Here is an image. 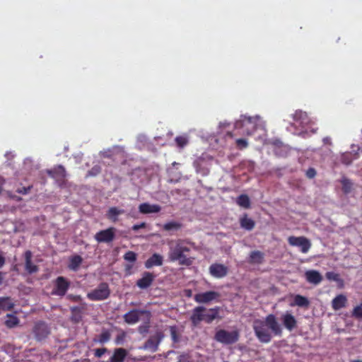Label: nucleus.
<instances>
[{
    "label": "nucleus",
    "instance_id": "nucleus-1",
    "mask_svg": "<svg viewBox=\"0 0 362 362\" xmlns=\"http://www.w3.org/2000/svg\"><path fill=\"white\" fill-rule=\"evenodd\" d=\"M252 327L257 338L262 343H269L271 341L272 336L269 329L274 335L281 336L282 334L281 325L273 314L268 315L264 320H255Z\"/></svg>",
    "mask_w": 362,
    "mask_h": 362
},
{
    "label": "nucleus",
    "instance_id": "nucleus-2",
    "mask_svg": "<svg viewBox=\"0 0 362 362\" xmlns=\"http://www.w3.org/2000/svg\"><path fill=\"white\" fill-rule=\"evenodd\" d=\"M192 247H194V243L189 239H177L170 246L168 257L172 262L178 261L180 265L189 266L193 261L187 254Z\"/></svg>",
    "mask_w": 362,
    "mask_h": 362
},
{
    "label": "nucleus",
    "instance_id": "nucleus-3",
    "mask_svg": "<svg viewBox=\"0 0 362 362\" xmlns=\"http://www.w3.org/2000/svg\"><path fill=\"white\" fill-rule=\"evenodd\" d=\"M220 308L215 307L210 309H206L204 306H197L192 310V313L190 316V321L193 327H197L202 321L210 324L214 320L218 317Z\"/></svg>",
    "mask_w": 362,
    "mask_h": 362
},
{
    "label": "nucleus",
    "instance_id": "nucleus-4",
    "mask_svg": "<svg viewBox=\"0 0 362 362\" xmlns=\"http://www.w3.org/2000/svg\"><path fill=\"white\" fill-rule=\"evenodd\" d=\"M110 296L109 285L105 282L100 283L98 287L87 293V298L93 301L104 300Z\"/></svg>",
    "mask_w": 362,
    "mask_h": 362
},
{
    "label": "nucleus",
    "instance_id": "nucleus-5",
    "mask_svg": "<svg viewBox=\"0 0 362 362\" xmlns=\"http://www.w3.org/2000/svg\"><path fill=\"white\" fill-rule=\"evenodd\" d=\"M239 337L240 334L238 330L228 332L221 329L216 332L214 339L223 344H233L238 341Z\"/></svg>",
    "mask_w": 362,
    "mask_h": 362
},
{
    "label": "nucleus",
    "instance_id": "nucleus-6",
    "mask_svg": "<svg viewBox=\"0 0 362 362\" xmlns=\"http://www.w3.org/2000/svg\"><path fill=\"white\" fill-rule=\"evenodd\" d=\"M71 286V282L64 276H58L54 281V287L52 295L63 297L66 295Z\"/></svg>",
    "mask_w": 362,
    "mask_h": 362
},
{
    "label": "nucleus",
    "instance_id": "nucleus-7",
    "mask_svg": "<svg viewBox=\"0 0 362 362\" xmlns=\"http://www.w3.org/2000/svg\"><path fill=\"white\" fill-rule=\"evenodd\" d=\"M243 134L251 135L252 132L256 129L255 122L251 117H247L242 115L239 120H237L235 123V129H244Z\"/></svg>",
    "mask_w": 362,
    "mask_h": 362
},
{
    "label": "nucleus",
    "instance_id": "nucleus-8",
    "mask_svg": "<svg viewBox=\"0 0 362 362\" xmlns=\"http://www.w3.org/2000/svg\"><path fill=\"white\" fill-rule=\"evenodd\" d=\"M165 335L162 331H157L153 336H151L144 344L143 349L151 352H156L158 349V346Z\"/></svg>",
    "mask_w": 362,
    "mask_h": 362
},
{
    "label": "nucleus",
    "instance_id": "nucleus-9",
    "mask_svg": "<svg viewBox=\"0 0 362 362\" xmlns=\"http://www.w3.org/2000/svg\"><path fill=\"white\" fill-rule=\"evenodd\" d=\"M288 242L291 246L299 247L303 253H307L311 247L310 241L304 236H290Z\"/></svg>",
    "mask_w": 362,
    "mask_h": 362
},
{
    "label": "nucleus",
    "instance_id": "nucleus-10",
    "mask_svg": "<svg viewBox=\"0 0 362 362\" xmlns=\"http://www.w3.org/2000/svg\"><path fill=\"white\" fill-rule=\"evenodd\" d=\"M33 332L36 340L42 341L49 335L50 329L47 323L39 321L35 324Z\"/></svg>",
    "mask_w": 362,
    "mask_h": 362
},
{
    "label": "nucleus",
    "instance_id": "nucleus-11",
    "mask_svg": "<svg viewBox=\"0 0 362 362\" xmlns=\"http://www.w3.org/2000/svg\"><path fill=\"white\" fill-rule=\"evenodd\" d=\"M115 228L110 227L98 232L95 235V239L98 243H110L115 239Z\"/></svg>",
    "mask_w": 362,
    "mask_h": 362
},
{
    "label": "nucleus",
    "instance_id": "nucleus-12",
    "mask_svg": "<svg viewBox=\"0 0 362 362\" xmlns=\"http://www.w3.org/2000/svg\"><path fill=\"white\" fill-rule=\"evenodd\" d=\"M228 270V267L220 263H214L209 268V274L216 279H222L226 276Z\"/></svg>",
    "mask_w": 362,
    "mask_h": 362
},
{
    "label": "nucleus",
    "instance_id": "nucleus-13",
    "mask_svg": "<svg viewBox=\"0 0 362 362\" xmlns=\"http://www.w3.org/2000/svg\"><path fill=\"white\" fill-rule=\"evenodd\" d=\"M220 294L216 291H206L194 296V300L198 303H207L219 298Z\"/></svg>",
    "mask_w": 362,
    "mask_h": 362
},
{
    "label": "nucleus",
    "instance_id": "nucleus-14",
    "mask_svg": "<svg viewBox=\"0 0 362 362\" xmlns=\"http://www.w3.org/2000/svg\"><path fill=\"white\" fill-rule=\"evenodd\" d=\"M146 313V310L133 309L123 315L124 322L129 325L137 323L140 320V316Z\"/></svg>",
    "mask_w": 362,
    "mask_h": 362
},
{
    "label": "nucleus",
    "instance_id": "nucleus-15",
    "mask_svg": "<svg viewBox=\"0 0 362 362\" xmlns=\"http://www.w3.org/2000/svg\"><path fill=\"white\" fill-rule=\"evenodd\" d=\"M156 276L153 273L145 272L141 279L136 281V286L141 289H146L153 284Z\"/></svg>",
    "mask_w": 362,
    "mask_h": 362
},
{
    "label": "nucleus",
    "instance_id": "nucleus-16",
    "mask_svg": "<svg viewBox=\"0 0 362 362\" xmlns=\"http://www.w3.org/2000/svg\"><path fill=\"white\" fill-rule=\"evenodd\" d=\"M47 175L57 180H62L66 176V170L62 165H58L52 169L46 170Z\"/></svg>",
    "mask_w": 362,
    "mask_h": 362
},
{
    "label": "nucleus",
    "instance_id": "nucleus-17",
    "mask_svg": "<svg viewBox=\"0 0 362 362\" xmlns=\"http://www.w3.org/2000/svg\"><path fill=\"white\" fill-rule=\"evenodd\" d=\"M163 264V257L158 253L153 254L144 263L146 269H151L153 267H159Z\"/></svg>",
    "mask_w": 362,
    "mask_h": 362
},
{
    "label": "nucleus",
    "instance_id": "nucleus-18",
    "mask_svg": "<svg viewBox=\"0 0 362 362\" xmlns=\"http://www.w3.org/2000/svg\"><path fill=\"white\" fill-rule=\"evenodd\" d=\"M306 281L314 285L319 284L322 281V276L316 270H308L305 273Z\"/></svg>",
    "mask_w": 362,
    "mask_h": 362
},
{
    "label": "nucleus",
    "instance_id": "nucleus-19",
    "mask_svg": "<svg viewBox=\"0 0 362 362\" xmlns=\"http://www.w3.org/2000/svg\"><path fill=\"white\" fill-rule=\"evenodd\" d=\"M281 320L284 327L289 331H292L297 326L295 317L291 313H286L281 316Z\"/></svg>",
    "mask_w": 362,
    "mask_h": 362
},
{
    "label": "nucleus",
    "instance_id": "nucleus-20",
    "mask_svg": "<svg viewBox=\"0 0 362 362\" xmlns=\"http://www.w3.org/2000/svg\"><path fill=\"white\" fill-rule=\"evenodd\" d=\"M161 207L158 204H150L148 203H142L139 206V211L141 214H148L151 213H158Z\"/></svg>",
    "mask_w": 362,
    "mask_h": 362
},
{
    "label": "nucleus",
    "instance_id": "nucleus-21",
    "mask_svg": "<svg viewBox=\"0 0 362 362\" xmlns=\"http://www.w3.org/2000/svg\"><path fill=\"white\" fill-rule=\"evenodd\" d=\"M127 351L124 348H117L107 362H123L127 356Z\"/></svg>",
    "mask_w": 362,
    "mask_h": 362
},
{
    "label": "nucleus",
    "instance_id": "nucleus-22",
    "mask_svg": "<svg viewBox=\"0 0 362 362\" xmlns=\"http://www.w3.org/2000/svg\"><path fill=\"white\" fill-rule=\"evenodd\" d=\"M25 269L29 274L36 273L38 271V267L32 262V252L27 250L25 252Z\"/></svg>",
    "mask_w": 362,
    "mask_h": 362
},
{
    "label": "nucleus",
    "instance_id": "nucleus-23",
    "mask_svg": "<svg viewBox=\"0 0 362 362\" xmlns=\"http://www.w3.org/2000/svg\"><path fill=\"white\" fill-rule=\"evenodd\" d=\"M240 227L247 230H252L255 226V222L249 218L247 214H244L239 220Z\"/></svg>",
    "mask_w": 362,
    "mask_h": 362
},
{
    "label": "nucleus",
    "instance_id": "nucleus-24",
    "mask_svg": "<svg viewBox=\"0 0 362 362\" xmlns=\"http://www.w3.org/2000/svg\"><path fill=\"white\" fill-rule=\"evenodd\" d=\"M346 297L343 294L337 296L332 301V307L334 310H339L346 306Z\"/></svg>",
    "mask_w": 362,
    "mask_h": 362
},
{
    "label": "nucleus",
    "instance_id": "nucleus-25",
    "mask_svg": "<svg viewBox=\"0 0 362 362\" xmlns=\"http://www.w3.org/2000/svg\"><path fill=\"white\" fill-rule=\"evenodd\" d=\"M14 305L11 297H0V310L10 311L13 309Z\"/></svg>",
    "mask_w": 362,
    "mask_h": 362
},
{
    "label": "nucleus",
    "instance_id": "nucleus-26",
    "mask_svg": "<svg viewBox=\"0 0 362 362\" xmlns=\"http://www.w3.org/2000/svg\"><path fill=\"white\" fill-rule=\"evenodd\" d=\"M264 253L261 251H252L250 254L249 262L250 264H262L264 261Z\"/></svg>",
    "mask_w": 362,
    "mask_h": 362
},
{
    "label": "nucleus",
    "instance_id": "nucleus-27",
    "mask_svg": "<svg viewBox=\"0 0 362 362\" xmlns=\"http://www.w3.org/2000/svg\"><path fill=\"white\" fill-rule=\"evenodd\" d=\"M111 339V333L108 329H103L100 334L93 339V342L104 344Z\"/></svg>",
    "mask_w": 362,
    "mask_h": 362
},
{
    "label": "nucleus",
    "instance_id": "nucleus-28",
    "mask_svg": "<svg viewBox=\"0 0 362 362\" xmlns=\"http://www.w3.org/2000/svg\"><path fill=\"white\" fill-rule=\"evenodd\" d=\"M124 213V209H118L117 207H110L107 213V217L108 219L113 222L117 221V216Z\"/></svg>",
    "mask_w": 362,
    "mask_h": 362
},
{
    "label": "nucleus",
    "instance_id": "nucleus-29",
    "mask_svg": "<svg viewBox=\"0 0 362 362\" xmlns=\"http://www.w3.org/2000/svg\"><path fill=\"white\" fill-rule=\"evenodd\" d=\"M6 320L4 324L7 328L11 329L18 325L20 320L19 319L13 314H7L6 315Z\"/></svg>",
    "mask_w": 362,
    "mask_h": 362
},
{
    "label": "nucleus",
    "instance_id": "nucleus-30",
    "mask_svg": "<svg viewBox=\"0 0 362 362\" xmlns=\"http://www.w3.org/2000/svg\"><path fill=\"white\" fill-rule=\"evenodd\" d=\"M83 262V259L80 255H74L70 259L69 268L73 271H77Z\"/></svg>",
    "mask_w": 362,
    "mask_h": 362
},
{
    "label": "nucleus",
    "instance_id": "nucleus-31",
    "mask_svg": "<svg viewBox=\"0 0 362 362\" xmlns=\"http://www.w3.org/2000/svg\"><path fill=\"white\" fill-rule=\"evenodd\" d=\"M294 305L302 308H308L310 301L306 297L297 294L294 297Z\"/></svg>",
    "mask_w": 362,
    "mask_h": 362
},
{
    "label": "nucleus",
    "instance_id": "nucleus-32",
    "mask_svg": "<svg viewBox=\"0 0 362 362\" xmlns=\"http://www.w3.org/2000/svg\"><path fill=\"white\" fill-rule=\"evenodd\" d=\"M236 203L241 207L249 209L250 207V200L247 194H241L238 197Z\"/></svg>",
    "mask_w": 362,
    "mask_h": 362
},
{
    "label": "nucleus",
    "instance_id": "nucleus-33",
    "mask_svg": "<svg viewBox=\"0 0 362 362\" xmlns=\"http://www.w3.org/2000/svg\"><path fill=\"white\" fill-rule=\"evenodd\" d=\"M358 158V153H352L351 152H346L342 154L341 160L342 163L345 165H350L352 161Z\"/></svg>",
    "mask_w": 362,
    "mask_h": 362
},
{
    "label": "nucleus",
    "instance_id": "nucleus-34",
    "mask_svg": "<svg viewBox=\"0 0 362 362\" xmlns=\"http://www.w3.org/2000/svg\"><path fill=\"white\" fill-rule=\"evenodd\" d=\"M83 308V307L79 306H74L70 308L72 314V320L78 322L81 320V313Z\"/></svg>",
    "mask_w": 362,
    "mask_h": 362
},
{
    "label": "nucleus",
    "instance_id": "nucleus-35",
    "mask_svg": "<svg viewBox=\"0 0 362 362\" xmlns=\"http://www.w3.org/2000/svg\"><path fill=\"white\" fill-rule=\"evenodd\" d=\"M182 223L177 221H170L163 226V229L165 231L177 230L182 228Z\"/></svg>",
    "mask_w": 362,
    "mask_h": 362
},
{
    "label": "nucleus",
    "instance_id": "nucleus-36",
    "mask_svg": "<svg viewBox=\"0 0 362 362\" xmlns=\"http://www.w3.org/2000/svg\"><path fill=\"white\" fill-rule=\"evenodd\" d=\"M171 339L173 343H178L180 339V336L177 326H170L169 327Z\"/></svg>",
    "mask_w": 362,
    "mask_h": 362
},
{
    "label": "nucleus",
    "instance_id": "nucleus-37",
    "mask_svg": "<svg viewBox=\"0 0 362 362\" xmlns=\"http://www.w3.org/2000/svg\"><path fill=\"white\" fill-rule=\"evenodd\" d=\"M342 185V190L345 194H348L351 191L352 182L347 178H343L341 181Z\"/></svg>",
    "mask_w": 362,
    "mask_h": 362
},
{
    "label": "nucleus",
    "instance_id": "nucleus-38",
    "mask_svg": "<svg viewBox=\"0 0 362 362\" xmlns=\"http://www.w3.org/2000/svg\"><path fill=\"white\" fill-rule=\"evenodd\" d=\"M175 142L178 147L183 148L188 144V139L185 136H179L175 138Z\"/></svg>",
    "mask_w": 362,
    "mask_h": 362
},
{
    "label": "nucleus",
    "instance_id": "nucleus-39",
    "mask_svg": "<svg viewBox=\"0 0 362 362\" xmlns=\"http://www.w3.org/2000/svg\"><path fill=\"white\" fill-rule=\"evenodd\" d=\"M236 147L240 150L248 146L247 141L245 139H238L235 140Z\"/></svg>",
    "mask_w": 362,
    "mask_h": 362
},
{
    "label": "nucleus",
    "instance_id": "nucleus-40",
    "mask_svg": "<svg viewBox=\"0 0 362 362\" xmlns=\"http://www.w3.org/2000/svg\"><path fill=\"white\" fill-rule=\"evenodd\" d=\"M124 259L128 262H134L136 260V254L133 251H128L124 254Z\"/></svg>",
    "mask_w": 362,
    "mask_h": 362
},
{
    "label": "nucleus",
    "instance_id": "nucleus-41",
    "mask_svg": "<svg viewBox=\"0 0 362 362\" xmlns=\"http://www.w3.org/2000/svg\"><path fill=\"white\" fill-rule=\"evenodd\" d=\"M274 153L276 156L284 157L287 155V148L286 146H277L275 150Z\"/></svg>",
    "mask_w": 362,
    "mask_h": 362
},
{
    "label": "nucleus",
    "instance_id": "nucleus-42",
    "mask_svg": "<svg viewBox=\"0 0 362 362\" xmlns=\"http://www.w3.org/2000/svg\"><path fill=\"white\" fill-rule=\"evenodd\" d=\"M177 362H193L189 354L183 353L177 357Z\"/></svg>",
    "mask_w": 362,
    "mask_h": 362
},
{
    "label": "nucleus",
    "instance_id": "nucleus-43",
    "mask_svg": "<svg viewBox=\"0 0 362 362\" xmlns=\"http://www.w3.org/2000/svg\"><path fill=\"white\" fill-rule=\"evenodd\" d=\"M95 357L100 358H101L105 353L108 352V349L107 348H99L93 350Z\"/></svg>",
    "mask_w": 362,
    "mask_h": 362
},
{
    "label": "nucleus",
    "instance_id": "nucleus-44",
    "mask_svg": "<svg viewBox=\"0 0 362 362\" xmlns=\"http://www.w3.org/2000/svg\"><path fill=\"white\" fill-rule=\"evenodd\" d=\"M325 276L329 281H337V278L339 276V274L334 272H327L325 274Z\"/></svg>",
    "mask_w": 362,
    "mask_h": 362
},
{
    "label": "nucleus",
    "instance_id": "nucleus-45",
    "mask_svg": "<svg viewBox=\"0 0 362 362\" xmlns=\"http://www.w3.org/2000/svg\"><path fill=\"white\" fill-rule=\"evenodd\" d=\"M302 119H307L308 116L305 112H303L302 111H296L294 114V119L296 121Z\"/></svg>",
    "mask_w": 362,
    "mask_h": 362
},
{
    "label": "nucleus",
    "instance_id": "nucleus-46",
    "mask_svg": "<svg viewBox=\"0 0 362 362\" xmlns=\"http://www.w3.org/2000/svg\"><path fill=\"white\" fill-rule=\"evenodd\" d=\"M148 330H149L148 324L142 325L138 327V331L141 334H145L148 333Z\"/></svg>",
    "mask_w": 362,
    "mask_h": 362
},
{
    "label": "nucleus",
    "instance_id": "nucleus-47",
    "mask_svg": "<svg viewBox=\"0 0 362 362\" xmlns=\"http://www.w3.org/2000/svg\"><path fill=\"white\" fill-rule=\"evenodd\" d=\"M32 187V186L23 187L21 188L18 189L17 192L22 194H27L30 192Z\"/></svg>",
    "mask_w": 362,
    "mask_h": 362
},
{
    "label": "nucleus",
    "instance_id": "nucleus-48",
    "mask_svg": "<svg viewBox=\"0 0 362 362\" xmlns=\"http://www.w3.org/2000/svg\"><path fill=\"white\" fill-rule=\"evenodd\" d=\"M66 298L73 302H80L82 300L81 296L74 294H69Z\"/></svg>",
    "mask_w": 362,
    "mask_h": 362
},
{
    "label": "nucleus",
    "instance_id": "nucleus-49",
    "mask_svg": "<svg viewBox=\"0 0 362 362\" xmlns=\"http://www.w3.org/2000/svg\"><path fill=\"white\" fill-rule=\"evenodd\" d=\"M306 176L311 179L315 177L316 175V170L313 168H310L306 171Z\"/></svg>",
    "mask_w": 362,
    "mask_h": 362
},
{
    "label": "nucleus",
    "instance_id": "nucleus-50",
    "mask_svg": "<svg viewBox=\"0 0 362 362\" xmlns=\"http://www.w3.org/2000/svg\"><path fill=\"white\" fill-rule=\"evenodd\" d=\"M146 227V223L142 222L139 224H135L132 227V230L137 231L141 228H144Z\"/></svg>",
    "mask_w": 362,
    "mask_h": 362
},
{
    "label": "nucleus",
    "instance_id": "nucleus-51",
    "mask_svg": "<svg viewBox=\"0 0 362 362\" xmlns=\"http://www.w3.org/2000/svg\"><path fill=\"white\" fill-rule=\"evenodd\" d=\"M335 282L337 283L338 288H343L344 287V281L340 277V276L337 278V281Z\"/></svg>",
    "mask_w": 362,
    "mask_h": 362
},
{
    "label": "nucleus",
    "instance_id": "nucleus-52",
    "mask_svg": "<svg viewBox=\"0 0 362 362\" xmlns=\"http://www.w3.org/2000/svg\"><path fill=\"white\" fill-rule=\"evenodd\" d=\"M5 257L3 255H0V269L2 268L3 266L5 264Z\"/></svg>",
    "mask_w": 362,
    "mask_h": 362
},
{
    "label": "nucleus",
    "instance_id": "nucleus-53",
    "mask_svg": "<svg viewBox=\"0 0 362 362\" xmlns=\"http://www.w3.org/2000/svg\"><path fill=\"white\" fill-rule=\"evenodd\" d=\"M323 142L324 144H331V140H330V138L329 137H325L323 139Z\"/></svg>",
    "mask_w": 362,
    "mask_h": 362
},
{
    "label": "nucleus",
    "instance_id": "nucleus-54",
    "mask_svg": "<svg viewBox=\"0 0 362 362\" xmlns=\"http://www.w3.org/2000/svg\"><path fill=\"white\" fill-rule=\"evenodd\" d=\"M3 279H4V277H3V273L0 272V285L2 284L3 283Z\"/></svg>",
    "mask_w": 362,
    "mask_h": 362
},
{
    "label": "nucleus",
    "instance_id": "nucleus-55",
    "mask_svg": "<svg viewBox=\"0 0 362 362\" xmlns=\"http://www.w3.org/2000/svg\"><path fill=\"white\" fill-rule=\"evenodd\" d=\"M95 169H96V168H92V170H91L90 171H89V174H90V175H94V174L93 173V170H95Z\"/></svg>",
    "mask_w": 362,
    "mask_h": 362
},
{
    "label": "nucleus",
    "instance_id": "nucleus-56",
    "mask_svg": "<svg viewBox=\"0 0 362 362\" xmlns=\"http://www.w3.org/2000/svg\"><path fill=\"white\" fill-rule=\"evenodd\" d=\"M351 362H362V360H354Z\"/></svg>",
    "mask_w": 362,
    "mask_h": 362
},
{
    "label": "nucleus",
    "instance_id": "nucleus-57",
    "mask_svg": "<svg viewBox=\"0 0 362 362\" xmlns=\"http://www.w3.org/2000/svg\"><path fill=\"white\" fill-rule=\"evenodd\" d=\"M228 134L230 135V136H232V133L228 132Z\"/></svg>",
    "mask_w": 362,
    "mask_h": 362
}]
</instances>
